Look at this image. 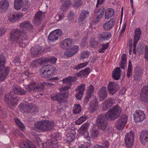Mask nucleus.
Returning <instances> with one entry per match:
<instances>
[{
    "instance_id": "1",
    "label": "nucleus",
    "mask_w": 148,
    "mask_h": 148,
    "mask_svg": "<svg viewBox=\"0 0 148 148\" xmlns=\"http://www.w3.org/2000/svg\"><path fill=\"white\" fill-rule=\"evenodd\" d=\"M122 112L121 107L116 105L105 114H101L97 117L96 122L99 129L104 131L106 129L108 119L114 120L120 115Z\"/></svg>"
},
{
    "instance_id": "2",
    "label": "nucleus",
    "mask_w": 148,
    "mask_h": 148,
    "mask_svg": "<svg viewBox=\"0 0 148 148\" xmlns=\"http://www.w3.org/2000/svg\"><path fill=\"white\" fill-rule=\"evenodd\" d=\"M28 35L26 33L18 29H13L10 33V38L11 40L20 44L26 45L28 43Z\"/></svg>"
},
{
    "instance_id": "3",
    "label": "nucleus",
    "mask_w": 148,
    "mask_h": 148,
    "mask_svg": "<svg viewBox=\"0 0 148 148\" xmlns=\"http://www.w3.org/2000/svg\"><path fill=\"white\" fill-rule=\"evenodd\" d=\"M34 125L35 127L38 129L43 131H47L53 128L54 123L51 121L44 120L36 122Z\"/></svg>"
},
{
    "instance_id": "4",
    "label": "nucleus",
    "mask_w": 148,
    "mask_h": 148,
    "mask_svg": "<svg viewBox=\"0 0 148 148\" xmlns=\"http://www.w3.org/2000/svg\"><path fill=\"white\" fill-rule=\"evenodd\" d=\"M56 70V68L52 65H45L40 69V74L42 77H49L53 75Z\"/></svg>"
},
{
    "instance_id": "5",
    "label": "nucleus",
    "mask_w": 148,
    "mask_h": 148,
    "mask_svg": "<svg viewBox=\"0 0 148 148\" xmlns=\"http://www.w3.org/2000/svg\"><path fill=\"white\" fill-rule=\"evenodd\" d=\"M5 59L0 57V81L3 80L9 74L10 69L8 67H5Z\"/></svg>"
},
{
    "instance_id": "6",
    "label": "nucleus",
    "mask_w": 148,
    "mask_h": 148,
    "mask_svg": "<svg viewBox=\"0 0 148 148\" xmlns=\"http://www.w3.org/2000/svg\"><path fill=\"white\" fill-rule=\"evenodd\" d=\"M12 92L5 95L4 97V100L8 104V106L11 108L12 107L15 106L17 105V99L12 95Z\"/></svg>"
},
{
    "instance_id": "7",
    "label": "nucleus",
    "mask_w": 148,
    "mask_h": 148,
    "mask_svg": "<svg viewBox=\"0 0 148 148\" xmlns=\"http://www.w3.org/2000/svg\"><path fill=\"white\" fill-rule=\"evenodd\" d=\"M127 120V116L126 115H122L115 124L116 129L118 130L123 129L126 124Z\"/></svg>"
},
{
    "instance_id": "8",
    "label": "nucleus",
    "mask_w": 148,
    "mask_h": 148,
    "mask_svg": "<svg viewBox=\"0 0 148 148\" xmlns=\"http://www.w3.org/2000/svg\"><path fill=\"white\" fill-rule=\"evenodd\" d=\"M134 134L131 131L129 134L125 135V142L128 148H132L134 143Z\"/></svg>"
},
{
    "instance_id": "9",
    "label": "nucleus",
    "mask_w": 148,
    "mask_h": 148,
    "mask_svg": "<svg viewBox=\"0 0 148 148\" xmlns=\"http://www.w3.org/2000/svg\"><path fill=\"white\" fill-rule=\"evenodd\" d=\"M45 87L44 84L36 86L34 84H31L25 86V89L29 92H31L32 90L35 92L41 91L43 90Z\"/></svg>"
},
{
    "instance_id": "10",
    "label": "nucleus",
    "mask_w": 148,
    "mask_h": 148,
    "mask_svg": "<svg viewBox=\"0 0 148 148\" xmlns=\"http://www.w3.org/2000/svg\"><path fill=\"white\" fill-rule=\"evenodd\" d=\"M104 10H97V11H96L95 10L94 11V12L95 13V16L96 18V21L93 22L92 23H90L89 26L90 28L92 29L94 28L95 29V28L92 26V24H94L98 23L100 21V20H101L104 15Z\"/></svg>"
},
{
    "instance_id": "11",
    "label": "nucleus",
    "mask_w": 148,
    "mask_h": 148,
    "mask_svg": "<svg viewBox=\"0 0 148 148\" xmlns=\"http://www.w3.org/2000/svg\"><path fill=\"white\" fill-rule=\"evenodd\" d=\"M60 29H58L53 31L49 34L48 38L51 41H54L57 40L62 34Z\"/></svg>"
},
{
    "instance_id": "12",
    "label": "nucleus",
    "mask_w": 148,
    "mask_h": 148,
    "mask_svg": "<svg viewBox=\"0 0 148 148\" xmlns=\"http://www.w3.org/2000/svg\"><path fill=\"white\" fill-rule=\"evenodd\" d=\"M45 16L44 12H43L39 10L34 16L33 23L36 25L40 24L42 20L44 18Z\"/></svg>"
},
{
    "instance_id": "13",
    "label": "nucleus",
    "mask_w": 148,
    "mask_h": 148,
    "mask_svg": "<svg viewBox=\"0 0 148 148\" xmlns=\"http://www.w3.org/2000/svg\"><path fill=\"white\" fill-rule=\"evenodd\" d=\"M133 115L134 120L136 123L143 121L145 118L143 112L140 110H137Z\"/></svg>"
},
{
    "instance_id": "14",
    "label": "nucleus",
    "mask_w": 148,
    "mask_h": 148,
    "mask_svg": "<svg viewBox=\"0 0 148 148\" xmlns=\"http://www.w3.org/2000/svg\"><path fill=\"white\" fill-rule=\"evenodd\" d=\"M112 36V34L110 32L106 31H103L99 33L98 38L99 41L103 42L109 40Z\"/></svg>"
},
{
    "instance_id": "15",
    "label": "nucleus",
    "mask_w": 148,
    "mask_h": 148,
    "mask_svg": "<svg viewBox=\"0 0 148 148\" xmlns=\"http://www.w3.org/2000/svg\"><path fill=\"white\" fill-rule=\"evenodd\" d=\"M135 36L134 37L133 42V52L134 54H136V51L135 49L136 47V45L141 35V30L139 28H136L135 31Z\"/></svg>"
},
{
    "instance_id": "16",
    "label": "nucleus",
    "mask_w": 148,
    "mask_h": 148,
    "mask_svg": "<svg viewBox=\"0 0 148 148\" xmlns=\"http://www.w3.org/2000/svg\"><path fill=\"white\" fill-rule=\"evenodd\" d=\"M66 93H60L56 95H51V99L53 100L57 101L59 103H62L66 97Z\"/></svg>"
},
{
    "instance_id": "17",
    "label": "nucleus",
    "mask_w": 148,
    "mask_h": 148,
    "mask_svg": "<svg viewBox=\"0 0 148 148\" xmlns=\"http://www.w3.org/2000/svg\"><path fill=\"white\" fill-rule=\"evenodd\" d=\"M20 29L22 32L24 31V32L26 33L25 31L27 29L32 30L33 28V26L30 22L28 21L23 22L20 25Z\"/></svg>"
},
{
    "instance_id": "18",
    "label": "nucleus",
    "mask_w": 148,
    "mask_h": 148,
    "mask_svg": "<svg viewBox=\"0 0 148 148\" xmlns=\"http://www.w3.org/2000/svg\"><path fill=\"white\" fill-rule=\"evenodd\" d=\"M114 98H110L104 102L102 110L103 111H106L112 107L114 102Z\"/></svg>"
},
{
    "instance_id": "19",
    "label": "nucleus",
    "mask_w": 148,
    "mask_h": 148,
    "mask_svg": "<svg viewBox=\"0 0 148 148\" xmlns=\"http://www.w3.org/2000/svg\"><path fill=\"white\" fill-rule=\"evenodd\" d=\"M20 146L21 148H37L32 142L28 140L21 143Z\"/></svg>"
},
{
    "instance_id": "20",
    "label": "nucleus",
    "mask_w": 148,
    "mask_h": 148,
    "mask_svg": "<svg viewBox=\"0 0 148 148\" xmlns=\"http://www.w3.org/2000/svg\"><path fill=\"white\" fill-rule=\"evenodd\" d=\"M98 95L100 101H103L107 96L106 87L102 86L98 91Z\"/></svg>"
},
{
    "instance_id": "21",
    "label": "nucleus",
    "mask_w": 148,
    "mask_h": 148,
    "mask_svg": "<svg viewBox=\"0 0 148 148\" xmlns=\"http://www.w3.org/2000/svg\"><path fill=\"white\" fill-rule=\"evenodd\" d=\"M141 97L140 98V100L143 101L145 103H148V90L145 89V88L142 90L140 92Z\"/></svg>"
},
{
    "instance_id": "22",
    "label": "nucleus",
    "mask_w": 148,
    "mask_h": 148,
    "mask_svg": "<svg viewBox=\"0 0 148 148\" xmlns=\"http://www.w3.org/2000/svg\"><path fill=\"white\" fill-rule=\"evenodd\" d=\"M140 140L143 145L145 144L148 141V131H143L140 136Z\"/></svg>"
},
{
    "instance_id": "23",
    "label": "nucleus",
    "mask_w": 148,
    "mask_h": 148,
    "mask_svg": "<svg viewBox=\"0 0 148 148\" xmlns=\"http://www.w3.org/2000/svg\"><path fill=\"white\" fill-rule=\"evenodd\" d=\"M118 85L114 82H110L108 87V89L110 94L112 95L116 92Z\"/></svg>"
},
{
    "instance_id": "24",
    "label": "nucleus",
    "mask_w": 148,
    "mask_h": 148,
    "mask_svg": "<svg viewBox=\"0 0 148 148\" xmlns=\"http://www.w3.org/2000/svg\"><path fill=\"white\" fill-rule=\"evenodd\" d=\"M23 16V13L21 12L16 14V15L13 14H8V20L11 22H14L17 21L20 18Z\"/></svg>"
},
{
    "instance_id": "25",
    "label": "nucleus",
    "mask_w": 148,
    "mask_h": 148,
    "mask_svg": "<svg viewBox=\"0 0 148 148\" xmlns=\"http://www.w3.org/2000/svg\"><path fill=\"white\" fill-rule=\"evenodd\" d=\"M115 21L113 18L111 19L110 21L106 22L103 25V27L104 29L106 30H110L114 25Z\"/></svg>"
},
{
    "instance_id": "26",
    "label": "nucleus",
    "mask_w": 148,
    "mask_h": 148,
    "mask_svg": "<svg viewBox=\"0 0 148 148\" xmlns=\"http://www.w3.org/2000/svg\"><path fill=\"white\" fill-rule=\"evenodd\" d=\"M72 41L70 38L64 39L61 43L60 46L64 49L69 48V46L71 45Z\"/></svg>"
},
{
    "instance_id": "27",
    "label": "nucleus",
    "mask_w": 148,
    "mask_h": 148,
    "mask_svg": "<svg viewBox=\"0 0 148 148\" xmlns=\"http://www.w3.org/2000/svg\"><path fill=\"white\" fill-rule=\"evenodd\" d=\"M121 71L120 68L117 67L112 72V76L113 78L118 80L120 78L121 75Z\"/></svg>"
},
{
    "instance_id": "28",
    "label": "nucleus",
    "mask_w": 148,
    "mask_h": 148,
    "mask_svg": "<svg viewBox=\"0 0 148 148\" xmlns=\"http://www.w3.org/2000/svg\"><path fill=\"white\" fill-rule=\"evenodd\" d=\"M134 71V75L133 76L134 80L138 81L142 73L141 70L138 67H136Z\"/></svg>"
},
{
    "instance_id": "29",
    "label": "nucleus",
    "mask_w": 148,
    "mask_h": 148,
    "mask_svg": "<svg viewBox=\"0 0 148 148\" xmlns=\"http://www.w3.org/2000/svg\"><path fill=\"white\" fill-rule=\"evenodd\" d=\"M38 109L36 106L29 104V106L28 113L34 115L38 112Z\"/></svg>"
},
{
    "instance_id": "30",
    "label": "nucleus",
    "mask_w": 148,
    "mask_h": 148,
    "mask_svg": "<svg viewBox=\"0 0 148 148\" xmlns=\"http://www.w3.org/2000/svg\"><path fill=\"white\" fill-rule=\"evenodd\" d=\"M57 58L53 56L45 58L42 60V62L44 63H48V62L54 64L56 63Z\"/></svg>"
},
{
    "instance_id": "31",
    "label": "nucleus",
    "mask_w": 148,
    "mask_h": 148,
    "mask_svg": "<svg viewBox=\"0 0 148 148\" xmlns=\"http://www.w3.org/2000/svg\"><path fill=\"white\" fill-rule=\"evenodd\" d=\"M29 104L26 103L23 104H20L19 107V110L22 113H24L25 112H27Z\"/></svg>"
},
{
    "instance_id": "32",
    "label": "nucleus",
    "mask_w": 148,
    "mask_h": 148,
    "mask_svg": "<svg viewBox=\"0 0 148 148\" xmlns=\"http://www.w3.org/2000/svg\"><path fill=\"white\" fill-rule=\"evenodd\" d=\"M89 12L88 10H83L79 15L78 20L79 21H81L86 18L89 15Z\"/></svg>"
},
{
    "instance_id": "33",
    "label": "nucleus",
    "mask_w": 148,
    "mask_h": 148,
    "mask_svg": "<svg viewBox=\"0 0 148 148\" xmlns=\"http://www.w3.org/2000/svg\"><path fill=\"white\" fill-rule=\"evenodd\" d=\"M79 131L80 135L84 136V137L88 141H90V138L89 135V133L87 131L81 129H79Z\"/></svg>"
},
{
    "instance_id": "34",
    "label": "nucleus",
    "mask_w": 148,
    "mask_h": 148,
    "mask_svg": "<svg viewBox=\"0 0 148 148\" xmlns=\"http://www.w3.org/2000/svg\"><path fill=\"white\" fill-rule=\"evenodd\" d=\"M76 80L75 77L69 76L68 77L64 78L62 80L63 83L64 84L68 83H71L75 82Z\"/></svg>"
},
{
    "instance_id": "35",
    "label": "nucleus",
    "mask_w": 148,
    "mask_h": 148,
    "mask_svg": "<svg viewBox=\"0 0 148 148\" xmlns=\"http://www.w3.org/2000/svg\"><path fill=\"white\" fill-rule=\"evenodd\" d=\"M132 67L131 62L129 61L128 65L127 68L126 75L127 78H129L132 75Z\"/></svg>"
},
{
    "instance_id": "36",
    "label": "nucleus",
    "mask_w": 148,
    "mask_h": 148,
    "mask_svg": "<svg viewBox=\"0 0 148 148\" xmlns=\"http://www.w3.org/2000/svg\"><path fill=\"white\" fill-rule=\"evenodd\" d=\"M52 140L51 141L55 145L57 144H60V143L58 141L59 137V135L58 134H54L52 136Z\"/></svg>"
},
{
    "instance_id": "37",
    "label": "nucleus",
    "mask_w": 148,
    "mask_h": 148,
    "mask_svg": "<svg viewBox=\"0 0 148 148\" xmlns=\"http://www.w3.org/2000/svg\"><path fill=\"white\" fill-rule=\"evenodd\" d=\"M9 3L6 0L1 1L0 2V8L2 9H7L8 8Z\"/></svg>"
},
{
    "instance_id": "38",
    "label": "nucleus",
    "mask_w": 148,
    "mask_h": 148,
    "mask_svg": "<svg viewBox=\"0 0 148 148\" xmlns=\"http://www.w3.org/2000/svg\"><path fill=\"white\" fill-rule=\"evenodd\" d=\"M114 14V10H106L105 13V19H109Z\"/></svg>"
},
{
    "instance_id": "39",
    "label": "nucleus",
    "mask_w": 148,
    "mask_h": 148,
    "mask_svg": "<svg viewBox=\"0 0 148 148\" xmlns=\"http://www.w3.org/2000/svg\"><path fill=\"white\" fill-rule=\"evenodd\" d=\"M94 86L92 85H90L88 87V89L86 93V95L89 97H92L94 94Z\"/></svg>"
},
{
    "instance_id": "40",
    "label": "nucleus",
    "mask_w": 148,
    "mask_h": 148,
    "mask_svg": "<svg viewBox=\"0 0 148 148\" xmlns=\"http://www.w3.org/2000/svg\"><path fill=\"white\" fill-rule=\"evenodd\" d=\"M110 41L108 43H103L101 45V48L99 50V52L100 53H103L109 47V45Z\"/></svg>"
},
{
    "instance_id": "41",
    "label": "nucleus",
    "mask_w": 148,
    "mask_h": 148,
    "mask_svg": "<svg viewBox=\"0 0 148 148\" xmlns=\"http://www.w3.org/2000/svg\"><path fill=\"white\" fill-rule=\"evenodd\" d=\"M95 99L92 102L90 103V107L91 108V110L92 112L95 110L96 107L98 104V103L96 99L95 98Z\"/></svg>"
},
{
    "instance_id": "42",
    "label": "nucleus",
    "mask_w": 148,
    "mask_h": 148,
    "mask_svg": "<svg viewBox=\"0 0 148 148\" xmlns=\"http://www.w3.org/2000/svg\"><path fill=\"white\" fill-rule=\"evenodd\" d=\"M14 121L16 124L20 127L21 131H24L25 130V127L24 125L18 119L15 118Z\"/></svg>"
},
{
    "instance_id": "43",
    "label": "nucleus",
    "mask_w": 148,
    "mask_h": 148,
    "mask_svg": "<svg viewBox=\"0 0 148 148\" xmlns=\"http://www.w3.org/2000/svg\"><path fill=\"white\" fill-rule=\"evenodd\" d=\"M85 86V84H82L79 86H78L76 89L77 92L81 93L83 94L84 91Z\"/></svg>"
},
{
    "instance_id": "44",
    "label": "nucleus",
    "mask_w": 148,
    "mask_h": 148,
    "mask_svg": "<svg viewBox=\"0 0 148 148\" xmlns=\"http://www.w3.org/2000/svg\"><path fill=\"white\" fill-rule=\"evenodd\" d=\"M99 134L98 130L94 128L91 130L90 135L92 138L97 137Z\"/></svg>"
},
{
    "instance_id": "45",
    "label": "nucleus",
    "mask_w": 148,
    "mask_h": 148,
    "mask_svg": "<svg viewBox=\"0 0 148 148\" xmlns=\"http://www.w3.org/2000/svg\"><path fill=\"white\" fill-rule=\"evenodd\" d=\"M71 2L70 0H67L65 1L61 6L62 9H67L71 6Z\"/></svg>"
},
{
    "instance_id": "46",
    "label": "nucleus",
    "mask_w": 148,
    "mask_h": 148,
    "mask_svg": "<svg viewBox=\"0 0 148 148\" xmlns=\"http://www.w3.org/2000/svg\"><path fill=\"white\" fill-rule=\"evenodd\" d=\"M88 142H86L82 144H79L78 148H88L91 145V140L88 141Z\"/></svg>"
},
{
    "instance_id": "47",
    "label": "nucleus",
    "mask_w": 148,
    "mask_h": 148,
    "mask_svg": "<svg viewBox=\"0 0 148 148\" xmlns=\"http://www.w3.org/2000/svg\"><path fill=\"white\" fill-rule=\"evenodd\" d=\"M81 110V108L79 105L75 104L73 108V112L76 114L79 113Z\"/></svg>"
},
{
    "instance_id": "48",
    "label": "nucleus",
    "mask_w": 148,
    "mask_h": 148,
    "mask_svg": "<svg viewBox=\"0 0 148 148\" xmlns=\"http://www.w3.org/2000/svg\"><path fill=\"white\" fill-rule=\"evenodd\" d=\"M22 3V0H15L14 5L16 9H20Z\"/></svg>"
},
{
    "instance_id": "49",
    "label": "nucleus",
    "mask_w": 148,
    "mask_h": 148,
    "mask_svg": "<svg viewBox=\"0 0 148 148\" xmlns=\"http://www.w3.org/2000/svg\"><path fill=\"white\" fill-rule=\"evenodd\" d=\"M60 145V144H58L55 145L53 143L52 141H51L50 143H48L46 148H59Z\"/></svg>"
},
{
    "instance_id": "50",
    "label": "nucleus",
    "mask_w": 148,
    "mask_h": 148,
    "mask_svg": "<svg viewBox=\"0 0 148 148\" xmlns=\"http://www.w3.org/2000/svg\"><path fill=\"white\" fill-rule=\"evenodd\" d=\"M88 63H83L78 64L77 65L75 66L74 69L77 70H79L80 69L84 67L87 65Z\"/></svg>"
},
{
    "instance_id": "51",
    "label": "nucleus",
    "mask_w": 148,
    "mask_h": 148,
    "mask_svg": "<svg viewBox=\"0 0 148 148\" xmlns=\"http://www.w3.org/2000/svg\"><path fill=\"white\" fill-rule=\"evenodd\" d=\"M90 55V52L86 50L84 51L81 53V56L82 59H84L88 57Z\"/></svg>"
},
{
    "instance_id": "52",
    "label": "nucleus",
    "mask_w": 148,
    "mask_h": 148,
    "mask_svg": "<svg viewBox=\"0 0 148 148\" xmlns=\"http://www.w3.org/2000/svg\"><path fill=\"white\" fill-rule=\"evenodd\" d=\"M79 49V47L77 46L74 45L71 49H69L73 55L77 52Z\"/></svg>"
},
{
    "instance_id": "53",
    "label": "nucleus",
    "mask_w": 148,
    "mask_h": 148,
    "mask_svg": "<svg viewBox=\"0 0 148 148\" xmlns=\"http://www.w3.org/2000/svg\"><path fill=\"white\" fill-rule=\"evenodd\" d=\"M87 119L86 116H81L76 121V123L77 125H80L85 121Z\"/></svg>"
},
{
    "instance_id": "54",
    "label": "nucleus",
    "mask_w": 148,
    "mask_h": 148,
    "mask_svg": "<svg viewBox=\"0 0 148 148\" xmlns=\"http://www.w3.org/2000/svg\"><path fill=\"white\" fill-rule=\"evenodd\" d=\"M98 44V42L95 40V39L93 40L92 38L91 39L90 46L92 47L95 48Z\"/></svg>"
},
{
    "instance_id": "55",
    "label": "nucleus",
    "mask_w": 148,
    "mask_h": 148,
    "mask_svg": "<svg viewBox=\"0 0 148 148\" xmlns=\"http://www.w3.org/2000/svg\"><path fill=\"white\" fill-rule=\"evenodd\" d=\"M20 87L17 85L13 86L12 88V90L13 93L15 94L18 95Z\"/></svg>"
},
{
    "instance_id": "56",
    "label": "nucleus",
    "mask_w": 148,
    "mask_h": 148,
    "mask_svg": "<svg viewBox=\"0 0 148 148\" xmlns=\"http://www.w3.org/2000/svg\"><path fill=\"white\" fill-rule=\"evenodd\" d=\"M67 138L66 140L67 143H70L73 140V135H71L70 134H67Z\"/></svg>"
},
{
    "instance_id": "57",
    "label": "nucleus",
    "mask_w": 148,
    "mask_h": 148,
    "mask_svg": "<svg viewBox=\"0 0 148 148\" xmlns=\"http://www.w3.org/2000/svg\"><path fill=\"white\" fill-rule=\"evenodd\" d=\"M90 68L88 67L82 71L83 76L88 75L90 73Z\"/></svg>"
},
{
    "instance_id": "58",
    "label": "nucleus",
    "mask_w": 148,
    "mask_h": 148,
    "mask_svg": "<svg viewBox=\"0 0 148 148\" xmlns=\"http://www.w3.org/2000/svg\"><path fill=\"white\" fill-rule=\"evenodd\" d=\"M38 49L36 48V49H35V51L33 53L35 55H37L40 53L42 51L41 48L40 46L38 45Z\"/></svg>"
},
{
    "instance_id": "59",
    "label": "nucleus",
    "mask_w": 148,
    "mask_h": 148,
    "mask_svg": "<svg viewBox=\"0 0 148 148\" xmlns=\"http://www.w3.org/2000/svg\"><path fill=\"white\" fill-rule=\"evenodd\" d=\"M75 15L74 13L72 11H71L69 13L68 19L69 21H72L73 20L74 17Z\"/></svg>"
},
{
    "instance_id": "60",
    "label": "nucleus",
    "mask_w": 148,
    "mask_h": 148,
    "mask_svg": "<svg viewBox=\"0 0 148 148\" xmlns=\"http://www.w3.org/2000/svg\"><path fill=\"white\" fill-rule=\"evenodd\" d=\"M75 2V8H77L78 7L81 6L82 2L80 0H74Z\"/></svg>"
},
{
    "instance_id": "61",
    "label": "nucleus",
    "mask_w": 148,
    "mask_h": 148,
    "mask_svg": "<svg viewBox=\"0 0 148 148\" xmlns=\"http://www.w3.org/2000/svg\"><path fill=\"white\" fill-rule=\"evenodd\" d=\"M103 148H108L110 146V143L107 141H104L102 144Z\"/></svg>"
},
{
    "instance_id": "62",
    "label": "nucleus",
    "mask_w": 148,
    "mask_h": 148,
    "mask_svg": "<svg viewBox=\"0 0 148 148\" xmlns=\"http://www.w3.org/2000/svg\"><path fill=\"white\" fill-rule=\"evenodd\" d=\"M88 124L87 123H86L82 125L79 129H81L85 131H87L88 132Z\"/></svg>"
},
{
    "instance_id": "63",
    "label": "nucleus",
    "mask_w": 148,
    "mask_h": 148,
    "mask_svg": "<svg viewBox=\"0 0 148 148\" xmlns=\"http://www.w3.org/2000/svg\"><path fill=\"white\" fill-rule=\"evenodd\" d=\"M38 65V60H33L31 62L30 66L32 68H35Z\"/></svg>"
},
{
    "instance_id": "64",
    "label": "nucleus",
    "mask_w": 148,
    "mask_h": 148,
    "mask_svg": "<svg viewBox=\"0 0 148 148\" xmlns=\"http://www.w3.org/2000/svg\"><path fill=\"white\" fill-rule=\"evenodd\" d=\"M64 55L68 57H71L73 56L70 50L68 49L67 50L64 52Z\"/></svg>"
}]
</instances>
